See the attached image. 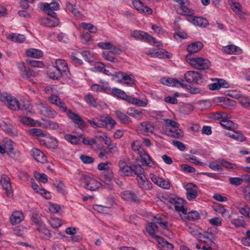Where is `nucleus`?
Here are the masks:
<instances>
[{
	"mask_svg": "<svg viewBox=\"0 0 250 250\" xmlns=\"http://www.w3.org/2000/svg\"><path fill=\"white\" fill-rule=\"evenodd\" d=\"M175 2L178 3L182 10L181 15L187 16H193L194 12L193 10L189 9L187 6L188 4L189 1L188 0H173Z\"/></svg>",
	"mask_w": 250,
	"mask_h": 250,
	"instance_id": "nucleus-18",
	"label": "nucleus"
},
{
	"mask_svg": "<svg viewBox=\"0 0 250 250\" xmlns=\"http://www.w3.org/2000/svg\"><path fill=\"white\" fill-rule=\"evenodd\" d=\"M122 198L126 201L136 202L138 201L137 195L133 192L129 190H125L121 193Z\"/></svg>",
	"mask_w": 250,
	"mask_h": 250,
	"instance_id": "nucleus-28",
	"label": "nucleus"
},
{
	"mask_svg": "<svg viewBox=\"0 0 250 250\" xmlns=\"http://www.w3.org/2000/svg\"><path fill=\"white\" fill-rule=\"evenodd\" d=\"M186 59L188 62L193 67L200 70L208 69L210 65V62L206 59L201 57H190L189 54L186 56Z\"/></svg>",
	"mask_w": 250,
	"mask_h": 250,
	"instance_id": "nucleus-1",
	"label": "nucleus"
},
{
	"mask_svg": "<svg viewBox=\"0 0 250 250\" xmlns=\"http://www.w3.org/2000/svg\"><path fill=\"white\" fill-rule=\"evenodd\" d=\"M128 103L132 104H136V105L140 106L145 107L147 104L148 101H147V100H146L145 101H144L141 100L139 99L134 98V97L130 96V97L129 98V99H128Z\"/></svg>",
	"mask_w": 250,
	"mask_h": 250,
	"instance_id": "nucleus-52",
	"label": "nucleus"
},
{
	"mask_svg": "<svg viewBox=\"0 0 250 250\" xmlns=\"http://www.w3.org/2000/svg\"><path fill=\"white\" fill-rule=\"evenodd\" d=\"M187 197L188 200L195 199L197 196V187L193 183H188L185 186Z\"/></svg>",
	"mask_w": 250,
	"mask_h": 250,
	"instance_id": "nucleus-13",
	"label": "nucleus"
},
{
	"mask_svg": "<svg viewBox=\"0 0 250 250\" xmlns=\"http://www.w3.org/2000/svg\"><path fill=\"white\" fill-rule=\"evenodd\" d=\"M42 125L44 127L52 130L57 129L60 126L58 123L49 120H44Z\"/></svg>",
	"mask_w": 250,
	"mask_h": 250,
	"instance_id": "nucleus-44",
	"label": "nucleus"
},
{
	"mask_svg": "<svg viewBox=\"0 0 250 250\" xmlns=\"http://www.w3.org/2000/svg\"><path fill=\"white\" fill-rule=\"evenodd\" d=\"M160 82L162 84L169 86L177 87H185L186 86V84L184 83V81L183 80L179 81L177 79L171 78H163L161 79Z\"/></svg>",
	"mask_w": 250,
	"mask_h": 250,
	"instance_id": "nucleus-8",
	"label": "nucleus"
},
{
	"mask_svg": "<svg viewBox=\"0 0 250 250\" xmlns=\"http://www.w3.org/2000/svg\"><path fill=\"white\" fill-rule=\"evenodd\" d=\"M127 113L129 116L141 120L143 118V113L141 110L137 109L133 107H129L127 109Z\"/></svg>",
	"mask_w": 250,
	"mask_h": 250,
	"instance_id": "nucleus-32",
	"label": "nucleus"
},
{
	"mask_svg": "<svg viewBox=\"0 0 250 250\" xmlns=\"http://www.w3.org/2000/svg\"><path fill=\"white\" fill-rule=\"evenodd\" d=\"M56 69L61 71L64 76L68 77L69 74V69L66 62L62 59L56 60L55 62Z\"/></svg>",
	"mask_w": 250,
	"mask_h": 250,
	"instance_id": "nucleus-15",
	"label": "nucleus"
},
{
	"mask_svg": "<svg viewBox=\"0 0 250 250\" xmlns=\"http://www.w3.org/2000/svg\"><path fill=\"white\" fill-rule=\"evenodd\" d=\"M19 120L20 122L25 125H31L32 126H35L36 125L35 121L29 117L21 116L19 117Z\"/></svg>",
	"mask_w": 250,
	"mask_h": 250,
	"instance_id": "nucleus-55",
	"label": "nucleus"
},
{
	"mask_svg": "<svg viewBox=\"0 0 250 250\" xmlns=\"http://www.w3.org/2000/svg\"><path fill=\"white\" fill-rule=\"evenodd\" d=\"M153 221L158 224L163 229H167L171 227L172 224L167 218L163 214H157L153 218Z\"/></svg>",
	"mask_w": 250,
	"mask_h": 250,
	"instance_id": "nucleus-9",
	"label": "nucleus"
},
{
	"mask_svg": "<svg viewBox=\"0 0 250 250\" xmlns=\"http://www.w3.org/2000/svg\"><path fill=\"white\" fill-rule=\"evenodd\" d=\"M184 217L189 220L195 221L200 218V215L199 213L197 211H191L188 212L186 211L184 214Z\"/></svg>",
	"mask_w": 250,
	"mask_h": 250,
	"instance_id": "nucleus-47",
	"label": "nucleus"
},
{
	"mask_svg": "<svg viewBox=\"0 0 250 250\" xmlns=\"http://www.w3.org/2000/svg\"><path fill=\"white\" fill-rule=\"evenodd\" d=\"M123 77L121 82L122 83L129 86H132L135 84V80L133 75L125 73Z\"/></svg>",
	"mask_w": 250,
	"mask_h": 250,
	"instance_id": "nucleus-35",
	"label": "nucleus"
},
{
	"mask_svg": "<svg viewBox=\"0 0 250 250\" xmlns=\"http://www.w3.org/2000/svg\"><path fill=\"white\" fill-rule=\"evenodd\" d=\"M85 60L89 62L94 61L93 55L89 51H84L82 53Z\"/></svg>",
	"mask_w": 250,
	"mask_h": 250,
	"instance_id": "nucleus-63",
	"label": "nucleus"
},
{
	"mask_svg": "<svg viewBox=\"0 0 250 250\" xmlns=\"http://www.w3.org/2000/svg\"><path fill=\"white\" fill-rule=\"evenodd\" d=\"M203 47V44L201 42H196L189 44L187 47V50L189 55L191 54L195 53L201 50Z\"/></svg>",
	"mask_w": 250,
	"mask_h": 250,
	"instance_id": "nucleus-29",
	"label": "nucleus"
},
{
	"mask_svg": "<svg viewBox=\"0 0 250 250\" xmlns=\"http://www.w3.org/2000/svg\"><path fill=\"white\" fill-rule=\"evenodd\" d=\"M48 100L51 104L58 106L61 111L66 112L67 107L65 103L58 96L52 95L48 98Z\"/></svg>",
	"mask_w": 250,
	"mask_h": 250,
	"instance_id": "nucleus-17",
	"label": "nucleus"
},
{
	"mask_svg": "<svg viewBox=\"0 0 250 250\" xmlns=\"http://www.w3.org/2000/svg\"><path fill=\"white\" fill-rule=\"evenodd\" d=\"M13 142L10 139H5L2 141V145L5 148V152H6L9 155H10L12 157L13 154Z\"/></svg>",
	"mask_w": 250,
	"mask_h": 250,
	"instance_id": "nucleus-40",
	"label": "nucleus"
},
{
	"mask_svg": "<svg viewBox=\"0 0 250 250\" xmlns=\"http://www.w3.org/2000/svg\"><path fill=\"white\" fill-rule=\"evenodd\" d=\"M158 248L160 250H173V245L165 241L163 238L159 237L158 240Z\"/></svg>",
	"mask_w": 250,
	"mask_h": 250,
	"instance_id": "nucleus-33",
	"label": "nucleus"
},
{
	"mask_svg": "<svg viewBox=\"0 0 250 250\" xmlns=\"http://www.w3.org/2000/svg\"><path fill=\"white\" fill-rule=\"evenodd\" d=\"M104 143L107 145V149H109L112 154L118 153L119 151L117 146V144L113 143L111 139L107 136L103 137Z\"/></svg>",
	"mask_w": 250,
	"mask_h": 250,
	"instance_id": "nucleus-22",
	"label": "nucleus"
},
{
	"mask_svg": "<svg viewBox=\"0 0 250 250\" xmlns=\"http://www.w3.org/2000/svg\"><path fill=\"white\" fill-rule=\"evenodd\" d=\"M166 53H167L165 51V50L162 49V50H158L157 51H153L152 52H149V54L151 55L152 57H158L159 58H164L167 55H166Z\"/></svg>",
	"mask_w": 250,
	"mask_h": 250,
	"instance_id": "nucleus-59",
	"label": "nucleus"
},
{
	"mask_svg": "<svg viewBox=\"0 0 250 250\" xmlns=\"http://www.w3.org/2000/svg\"><path fill=\"white\" fill-rule=\"evenodd\" d=\"M20 109L26 112L27 113H30L32 112V105L29 101L24 100L22 101L21 103H20Z\"/></svg>",
	"mask_w": 250,
	"mask_h": 250,
	"instance_id": "nucleus-46",
	"label": "nucleus"
},
{
	"mask_svg": "<svg viewBox=\"0 0 250 250\" xmlns=\"http://www.w3.org/2000/svg\"><path fill=\"white\" fill-rule=\"evenodd\" d=\"M237 208L239 212L242 215V216L244 217L246 219L250 218V208L247 205L244 204L242 206L238 207Z\"/></svg>",
	"mask_w": 250,
	"mask_h": 250,
	"instance_id": "nucleus-45",
	"label": "nucleus"
},
{
	"mask_svg": "<svg viewBox=\"0 0 250 250\" xmlns=\"http://www.w3.org/2000/svg\"><path fill=\"white\" fill-rule=\"evenodd\" d=\"M184 76L185 80L189 83L199 84L202 82V76L198 72L189 71L185 74Z\"/></svg>",
	"mask_w": 250,
	"mask_h": 250,
	"instance_id": "nucleus-4",
	"label": "nucleus"
},
{
	"mask_svg": "<svg viewBox=\"0 0 250 250\" xmlns=\"http://www.w3.org/2000/svg\"><path fill=\"white\" fill-rule=\"evenodd\" d=\"M171 203L175 204L174 208L179 212H182L184 214L186 213L187 209L185 208L184 206V200L178 197H171L169 199Z\"/></svg>",
	"mask_w": 250,
	"mask_h": 250,
	"instance_id": "nucleus-12",
	"label": "nucleus"
},
{
	"mask_svg": "<svg viewBox=\"0 0 250 250\" xmlns=\"http://www.w3.org/2000/svg\"><path fill=\"white\" fill-rule=\"evenodd\" d=\"M137 180L139 187L146 190H150L152 188L151 183L147 180L145 175H141L137 176Z\"/></svg>",
	"mask_w": 250,
	"mask_h": 250,
	"instance_id": "nucleus-20",
	"label": "nucleus"
},
{
	"mask_svg": "<svg viewBox=\"0 0 250 250\" xmlns=\"http://www.w3.org/2000/svg\"><path fill=\"white\" fill-rule=\"evenodd\" d=\"M23 218L24 216L22 213L19 211H15L10 218V222L13 225H14L21 223Z\"/></svg>",
	"mask_w": 250,
	"mask_h": 250,
	"instance_id": "nucleus-34",
	"label": "nucleus"
},
{
	"mask_svg": "<svg viewBox=\"0 0 250 250\" xmlns=\"http://www.w3.org/2000/svg\"><path fill=\"white\" fill-rule=\"evenodd\" d=\"M39 110L40 114L48 118H54L57 115V112L54 109L42 103L39 104Z\"/></svg>",
	"mask_w": 250,
	"mask_h": 250,
	"instance_id": "nucleus-6",
	"label": "nucleus"
},
{
	"mask_svg": "<svg viewBox=\"0 0 250 250\" xmlns=\"http://www.w3.org/2000/svg\"><path fill=\"white\" fill-rule=\"evenodd\" d=\"M49 224L52 228L57 229L62 225V221L59 218H53L49 220Z\"/></svg>",
	"mask_w": 250,
	"mask_h": 250,
	"instance_id": "nucleus-62",
	"label": "nucleus"
},
{
	"mask_svg": "<svg viewBox=\"0 0 250 250\" xmlns=\"http://www.w3.org/2000/svg\"><path fill=\"white\" fill-rule=\"evenodd\" d=\"M64 138L73 145H77L80 143V138L76 136L66 134L64 136Z\"/></svg>",
	"mask_w": 250,
	"mask_h": 250,
	"instance_id": "nucleus-54",
	"label": "nucleus"
},
{
	"mask_svg": "<svg viewBox=\"0 0 250 250\" xmlns=\"http://www.w3.org/2000/svg\"><path fill=\"white\" fill-rule=\"evenodd\" d=\"M26 55L29 57L39 59L42 56L43 53L40 50L30 48L26 50Z\"/></svg>",
	"mask_w": 250,
	"mask_h": 250,
	"instance_id": "nucleus-39",
	"label": "nucleus"
},
{
	"mask_svg": "<svg viewBox=\"0 0 250 250\" xmlns=\"http://www.w3.org/2000/svg\"><path fill=\"white\" fill-rule=\"evenodd\" d=\"M146 231L151 235H153L158 231V228L156 224L153 221L150 223L146 228Z\"/></svg>",
	"mask_w": 250,
	"mask_h": 250,
	"instance_id": "nucleus-53",
	"label": "nucleus"
},
{
	"mask_svg": "<svg viewBox=\"0 0 250 250\" xmlns=\"http://www.w3.org/2000/svg\"><path fill=\"white\" fill-rule=\"evenodd\" d=\"M30 133L37 137H46L47 134L40 128H32L29 130Z\"/></svg>",
	"mask_w": 250,
	"mask_h": 250,
	"instance_id": "nucleus-57",
	"label": "nucleus"
},
{
	"mask_svg": "<svg viewBox=\"0 0 250 250\" xmlns=\"http://www.w3.org/2000/svg\"><path fill=\"white\" fill-rule=\"evenodd\" d=\"M32 152L33 157L37 161L42 163H44L47 162L46 156L40 149L33 148Z\"/></svg>",
	"mask_w": 250,
	"mask_h": 250,
	"instance_id": "nucleus-26",
	"label": "nucleus"
},
{
	"mask_svg": "<svg viewBox=\"0 0 250 250\" xmlns=\"http://www.w3.org/2000/svg\"><path fill=\"white\" fill-rule=\"evenodd\" d=\"M41 24L49 27H53L58 26L60 23V21L57 17L42 18L41 19Z\"/></svg>",
	"mask_w": 250,
	"mask_h": 250,
	"instance_id": "nucleus-19",
	"label": "nucleus"
},
{
	"mask_svg": "<svg viewBox=\"0 0 250 250\" xmlns=\"http://www.w3.org/2000/svg\"><path fill=\"white\" fill-rule=\"evenodd\" d=\"M103 57L107 61L114 62H118L117 59L115 57H114L111 51H104L103 53Z\"/></svg>",
	"mask_w": 250,
	"mask_h": 250,
	"instance_id": "nucleus-56",
	"label": "nucleus"
},
{
	"mask_svg": "<svg viewBox=\"0 0 250 250\" xmlns=\"http://www.w3.org/2000/svg\"><path fill=\"white\" fill-rule=\"evenodd\" d=\"M232 132H228L226 135L236 141L239 142H243L245 140V138L244 136L241 133L234 131V130H231Z\"/></svg>",
	"mask_w": 250,
	"mask_h": 250,
	"instance_id": "nucleus-42",
	"label": "nucleus"
},
{
	"mask_svg": "<svg viewBox=\"0 0 250 250\" xmlns=\"http://www.w3.org/2000/svg\"><path fill=\"white\" fill-rule=\"evenodd\" d=\"M240 104L245 107H250V99L246 97L242 96L239 100Z\"/></svg>",
	"mask_w": 250,
	"mask_h": 250,
	"instance_id": "nucleus-64",
	"label": "nucleus"
},
{
	"mask_svg": "<svg viewBox=\"0 0 250 250\" xmlns=\"http://www.w3.org/2000/svg\"><path fill=\"white\" fill-rule=\"evenodd\" d=\"M187 230L191 234L194 236H197L200 234L198 231V228L193 224H190L187 226Z\"/></svg>",
	"mask_w": 250,
	"mask_h": 250,
	"instance_id": "nucleus-60",
	"label": "nucleus"
},
{
	"mask_svg": "<svg viewBox=\"0 0 250 250\" xmlns=\"http://www.w3.org/2000/svg\"><path fill=\"white\" fill-rule=\"evenodd\" d=\"M217 162L221 166L226 168H229L231 169H236L237 168V166L236 164L230 163L224 159H219Z\"/></svg>",
	"mask_w": 250,
	"mask_h": 250,
	"instance_id": "nucleus-50",
	"label": "nucleus"
},
{
	"mask_svg": "<svg viewBox=\"0 0 250 250\" xmlns=\"http://www.w3.org/2000/svg\"><path fill=\"white\" fill-rule=\"evenodd\" d=\"M115 113L122 123L124 124H130L132 123L131 120L125 114L118 110L116 111Z\"/></svg>",
	"mask_w": 250,
	"mask_h": 250,
	"instance_id": "nucleus-48",
	"label": "nucleus"
},
{
	"mask_svg": "<svg viewBox=\"0 0 250 250\" xmlns=\"http://www.w3.org/2000/svg\"><path fill=\"white\" fill-rule=\"evenodd\" d=\"M18 67L22 72L21 75L23 78H26L28 79L29 81H31V77L36 75L35 73L30 70L29 69L25 67L24 63L23 62L19 63Z\"/></svg>",
	"mask_w": 250,
	"mask_h": 250,
	"instance_id": "nucleus-23",
	"label": "nucleus"
},
{
	"mask_svg": "<svg viewBox=\"0 0 250 250\" xmlns=\"http://www.w3.org/2000/svg\"><path fill=\"white\" fill-rule=\"evenodd\" d=\"M227 119L228 118H225L222 120L220 122L221 125L224 128L230 130L236 129L237 125L232 121L229 120Z\"/></svg>",
	"mask_w": 250,
	"mask_h": 250,
	"instance_id": "nucleus-36",
	"label": "nucleus"
},
{
	"mask_svg": "<svg viewBox=\"0 0 250 250\" xmlns=\"http://www.w3.org/2000/svg\"><path fill=\"white\" fill-rule=\"evenodd\" d=\"M49 76L53 79H58L61 76H64L61 71H59L55 67L50 68L48 70Z\"/></svg>",
	"mask_w": 250,
	"mask_h": 250,
	"instance_id": "nucleus-49",
	"label": "nucleus"
},
{
	"mask_svg": "<svg viewBox=\"0 0 250 250\" xmlns=\"http://www.w3.org/2000/svg\"><path fill=\"white\" fill-rule=\"evenodd\" d=\"M0 126L2 129L7 134L11 136H15L17 134V132L15 128L11 124H7L5 122H2Z\"/></svg>",
	"mask_w": 250,
	"mask_h": 250,
	"instance_id": "nucleus-30",
	"label": "nucleus"
},
{
	"mask_svg": "<svg viewBox=\"0 0 250 250\" xmlns=\"http://www.w3.org/2000/svg\"><path fill=\"white\" fill-rule=\"evenodd\" d=\"M43 144L48 148L57 149L58 148V141L56 138L46 135L43 140Z\"/></svg>",
	"mask_w": 250,
	"mask_h": 250,
	"instance_id": "nucleus-27",
	"label": "nucleus"
},
{
	"mask_svg": "<svg viewBox=\"0 0 250 250\" xmlns=\"http://www.w3.org/2000/svg\"><path fill=\"white\" fill-rule=\"evenodd\" d=\"M187 20L192 22L194 25L200 27H206L208 24V21L203 17L187 16Z\"/></svg>",
	"mask_w": 250,
	"mask_h": 250,
	"instance_id": "nucleus-16",
	"label": "nucleus"
},
{
	"mask_svg": "<svg viewBox=\"0 0 250 250\" xmlns=\"http://www.w3.org/2000/svg\"><path fill=\"white\" fill-rule=\"evenodd\" d=\"M84 187L91 191H95L102 187L101 183L90 177H86L84 179Z\"/></svg>",
	"mask_w": 250,
	"mask_h": 250,
	"instance_id": "nucleus-7",
	"label": "nucleus"
},
{
	"mask_svg": "<svg viewBox=\"0 0 250 250\" xmlns=\"http://www.w3.org/2000/svg\"><path fill=\"white\" fill-rule=\"evenodd\" d=\"M37 231L41 239L49 240L52 236L50 230L46 228L45 224L37 228Z\"/></svg>",
	"mask_w": 250,
	"mask_h": 250,
	"instance_id": "nucleus-24",
	"label": "nucleus"
},
{
	"mask_svg": "<svg viewBox=\"0 0 250 250\" xmlns=\"http://www.w3.org/2000/svg\"><path fill=\"white\" fill-rule=\"evenodd\" d=\"M212 81L213 83L208 85L209 88L212 90H219L221 88H228L229 86V83L223 79H214Z\"/></svg>",
	"mask_w": 250,
	"mask_h": 250,
	"instance_id": "nucleus-14",
	"label": "nucleus"
},
{
	"mask_svg": "<svg viewBox=\"0 0 250 250\" xmlns=\"http://www.w3.org/2000/svg\"><path fill=\"white\" fill-rule=\"evenodd\" d=\"M245 218L242 216L238 217L237 218L233 217L231 219V223L235 227H244L246 225Z\"/></svg>",
	"mask_w": 250,
	"mask_h": 250,
	"instance_id": "nucleus-38",
	"label": "nucleus"
},
{
	"mask_svg": "<svg viewBox=\"0 0 250 250\" xmlns=\"http://www.w3.org/2000/svg\"><path fill=\"white\" fill-rule=\"evenodd\" d=\"M0 184L2 185L3 189L5 191L7 196L11 197L13 195L10 178L6 175L1 176Z\"/></svg>",
	"mask_w": 250,
	"mask_h": 250,
	"instance_id": "nucleus-10",
	"label": "nucleus"
},
{
	"mask_svg": "<svg viewBox=\"0 0 250 250\" xmlns=\"http://www.w3.org/2000/svg\"><path fill=\"white\" fill-rule=\"evenodd\" d=\"M32 187L33 189L35 190L37 193H39L46 198L49 199L51 197V195L49 192L44 189V188H41L36 183L32 182Z\"/></svg>",
	"mask_w": 250,
	"mask_h": 250,
	"instance_id": "nucleus-37",
	"label": "nucleus"
},
{
	"mask_svg": "<svg viewBox=\"0 0 250 250\" xmlns=\"http://www.w3.org/2000/svg\"><path fill=\"white\" fill-rule=\"evenodd\" d=\"M7 39L12 42H23L25 40V37L23 35L12 33L9 34Z\"/></svg>",
	"mask_w": 250,
	"mask_h": 250,
	"instance_id": "nucleus-43",
	"label": "nucleus"
},
{
	"mask_svg": "<svg viewBox=\"0 0 250 250\" xmlns=\"http://www.w3.org/2000/svg\"><path fill=\"white\" fill-rule=\"evenodd\" d=\"M224 51L228 54H239L241 50L237 46L230 45L224 48Z\"/></svg>",
	"mask_w": 250,
	"mask_h": 250,
	"instance_id": "nucleus-51",
	"label": "nucleus"
},
{
	"mask_svg": "<svg viewBox=\"0 0 250 250\" xmlns=\"http://www.w3.org/2000/svg\"><path fill=\"white\" fill-rule=\"evenodd\" d=\"M130 36L136 40L147 42L151 44L156 43V41L153 37L143 31L134 30L131 32Z\"/></svg>",
	"mask_w": 250,
	"mask_h": 250,
	"instance_id": "nucleus-3",
	"label": "nucleus"
},
{
	"mask_svg": "<svg viewBox=\"0 0 250 250\" xmlns=\"http://www.w3.org/2000/svg\"><path fill=\"white\" fill-rule=\"evenodd\" d=\"M139 155L141 158V162L144 166L152 167L153 163L151 162L149 155L144 149H141L139 151Z\"/></svg>",
	"mask_w": 250,
	"mask_h": 250,
	"instance_id": "nucleus-25",
	"label": "nucleus"
},
{
	"mask_svg": "<svg viewBox=\"0 0 250 250\" xmlns=\"http://www.w3.org/2000/svg\"><path fill=\"white\" fill-rule=\"evenodd\" d=\"M67 112V115L80 127L84 126V122L82 118L77 114L73 113L71 110H69Z\"/></svg>",
	"mask_w": 250,
	"mask_h": 250,
	"instance_id": "nucleus-21",
	"label": "nucleus"
},
{
	"mask_svg": "<svg viewBox=\"0 0 250 250\" xmlns=\"http://www.w3.org/2000/svg\"><path fill=\"white\" fill-rule=\"evenodd\" d=\"M217 233V229L215 228H211L203 233L200 232L199 238L201 239L204 243L207 244L211 248L215 246L214 242L215 236Z\"/></svg>",
	"mask_w": 250,
	"mask_h": 250,
	"instance_id": "nucleus-2",
	"label": "nucleus"
},
{
	"mask_svg": "<svg viewBox=\"0 0 250 250\" xmlns=\"http://www.w3.org/2000/svg\"><path fill=\"white\" fill-rule=\"evenodd\" d=\"M2 102L5 103L10 109L18 110L20 109V103L19 101L7 93L5 94L4 99Z\"/></svg>",
	"mask_w": 250,
	"mask_h": 250,
	"instance_id": "nucleus-5",
	"label": "nucleus"
},
{
	"mask_svg": "<svg viewBox=\"0 0 250 250\" xmlns=\"http://www.w3.org/2000/svg\"><path fill=\"white\" fill-rule=\"evenodd\" d=\"M85 101L86 103L88 104L90 106L96 107L97 106V103L96 100L94 98L93 96L88 94L85 96Z\"/></svg>",
	"mask_w": 250,
	"mask_h": 250,
	"instance_id": "nucleus-58",
	"label": "nucleus"
},
{
	"mask_svg": "<svg viewBox=\"0 0 250 250\" xmlns=\"http://www.w3.org/2000/svg\"><path fill=\"white\" fill-rule=\"evenodd\" d=\"M140 131L143 133H151L154 132V126L149 122H144L141 123L139 126Z\"/></svg>",
	"mask_w": 250,
	"mask_h": 250,
	"instance_id": "nucleus-31",
	"label": "nucleus"
},
{
	"mask_svg": "<svg viewBox=\"0 0 250 250\" xmlns=\"http://www.w3.org/2000/svg\"><path fill=\"white\" fill-rule=\"evenodd\" d=\"M118 167V173L120 175L127 176L132 174L131 167L128 166L125 161L122 160H119Z\"/></svg>",
	"mask_w": 250,
	"mask_h": 250,
	"instance_id": "nucleus-11",
	"label": "nucleus"
},
{
	"mask_svg": "<svg viewBox=\"0 0 250 250\" xmlns=\"http://www.w3.org/2000/svg\"><path fill=\"white\" fill-rule=\"evenodd\" d=\"M111 92L113 95L128 102V99L130 96H127L124 91L118 88H114L112 89Z\"/></svg>",
	"mask_w": 250,
	"mask_h": 250,
	"instance_id": "nucleus-41",
	"label": "nucleus"
},
{
	"mask_svg": "<svg viewBox=\"0 0 250 250\" xmlns=\"http://www.w3.org/2000/svg\"><path fill=\"white\" fill-rule=\"evenodd\" d=\"M131 168L132 169V173H134L137 176L144 175V170L140 165H133L131 167Z\"/></svg>",
	"mask_w": 250,
	"mask_h": 250,
	"instance_id": "nucleus-61",
	"label": "nucleus"
}]
</instances>
